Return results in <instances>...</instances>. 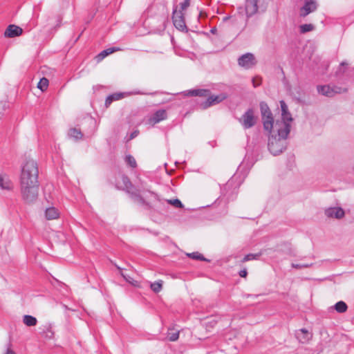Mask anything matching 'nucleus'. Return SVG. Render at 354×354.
<instances>
[{"label":"nucleus","mask_w":354,"mask_h":354,"mask_svg":"<svg viewBox=\"0 0 354 354\" xmlns=\"http://www.w3.org/2000/svg\"><path fill=\"white\" fill-rule=\"evenodd\" d=\"M281 110V120H276L273 129L268 131V149L274 155L280 154L286 148V140L290 131L291 122L293 119L288 111V106L284 101H280Z\"/></svg>","instance_id":"obj_1"},{"label":"nucleus","mask_w":354,"mask_h":354,"mask_svg":"<svg viewBox=\"0 0 354 354\" xmlns=\"http://www.w3.org/2000/svg\"><path fill=\"white\" fill-rule=\"evenodd\" d=\"M38 175V167L35 160H28L23 164L20 175L21 191L24 198L28 202L37 197Z\"/></svg>","instance_id":"obj_2"},{"label":"nucleus","mask_w":354,"mask_h":354,"mask_svg":"<svg viewBox=\"0 0 354 354\" xmlns=\"http://www.w3.org/2000/svg\"><path fill=\"white\" fill-rule=\"evenodd\" d=\"M260 110L263 128L266 131H270L274 127V124L276 122V121L274 122V120L272 113L268 104L264 102L260 103Z\"/></svg>","instance_id":"obj_3"},{"label":"nucleus","mask_w":354,"mask_h":354,"mask_svg":"<svg viewBox=\"0 0 354 354\" xmlns=\"http://www.w3.org/2000/svg\"><path fill=\"white\" fill-rule=\"evenodd\" d=\"M116 185L119 189H126L135 200L138 201H142L140 198L139 191L133 187L129 179L127 176H122L120 180H118Z\"/></svg>","instance_id":"obj_4"},{"label":"nucleus","mask_w":354,"mask_h":354,"mask_svg":"<svg viewBox=\"0 0 354 354\" xmlns=\"http://www.w3.org/2000/svg\"><path fill=\"white\" fill-rule=\"evenodd\" d=\"M257 118L254 115V111L249 109L240 119V122L245 129H250L255 125Z\"/></svg>","instance_id":"obj_5"},{"label":"nucleus","mask_w":354,"mask_h":354,"mask_svg":"<svg viewBox=\"0 0 354 354\" xmlns=\"http://www.w3.org/2000/svg\"><path fill=\"white\" fill-rule=\"evenodd\" d=\"M346 91V90L345 88H342L338 86H330L329 85L317 86L318 93L326 97H333L335 94L342 93Z\"/></svg>","instance_id":"obj_6"},{"label":"nucleus","mask_w":354,"mask_h":354,"mask_svg":"<svg viewBox=\"0 0 354 354\" xmlns=\"http://www.w3.org/2000/svg\"><path fill=\"white\" fill-rule=\"evenodd\" d=\"M172 19L174 25L177 29L180 30L186 29L184 13L182 10H178L177 8H175L173 11Z\"/></svg>","instance_id":"obj_7"},{"label":"nucleus","mask_w":354,"mask_h":354,"mask_svg":"<svg viewBox=\"0 0 354 354\" xmlns=\"http://www.w3.org/2000/svg\"><path fill=\"white\" fill-rule=\"evenodd\" d=\"M317 8V3L315 0H306L304 5L300 8L299 15L301 17H304L315 11Z\"/></svg>","instance_id":"obj_8"},{"label":"nucleus","mask_w":354,"mask_h":354,"mask_svg":"<svg viewBox=\"0 0 354 354\" xmlns=\"http://www.w3.org/2000/svg\"><path fill=\"white\" fill-rule=\"evenodd\" d=\"M238 62L241 66L245 67L246 68H251L256 64L254 57L251 53H246L242 55L239 59Z\"/></svg>","instance_id":"obj_9"},{"label":"nucleus","mask_w":354,"mask_h":354,"mask_svg":"<svg viewBox=\"0 0 354 354\" xmlns=\"http://www.w3.org/2000/svg\"><path fill=\"white\" fill-rule=\"evenodd\" d=\"M325 214L328 218H342L344 216V211L341 207H329L325 211Z\"/></svg>","instance_id":"obj_10"},{"label":"nucleus","mask_w":354,"mask_h":354,"mask_svg":"<svg viewBox=\"0 0 354 354\" xmlns=\"http://www.w3.org/2000/svg\"><path fill=\"white\" fill-rule=\"evenodd\" d=\"M167 118V113L165 110H158L154 113L148 120V123L154 125L156 123Z\"/></svg>","instance_id":"obj_11"},{"label":"nucleus","mask_w":354,"mask_h":354,"mask_svg":"<svg viewBox=\"0 0 354 354\" xmlns=\"http://www.w3.org/2000/svg\"><path fill=\"white\" fill-rule=\"evenodd\" d=\"M296 337L299 342L306 344L312 339L313 335L308 330L301 328L296 332Z\"/></svg>","instance_id":"obj_12"},{"label":"nucleus","mask_w":354,"mask_h":354,"mask_svg":"<svg viewBox=\"0 0 354 354\" xmlns=\"http://www.w3.org/2000/svg\"><path fill=\"white\" fill-rule=\"evenodd\" d=\"M22 32L23 30L21 28L15 25H10L6 28L4 35L6 37L12 38L21 35Z\"/></svg>","instance_id":"obj_13"},{"label":"nucleus","mask_w":354,"mask_h":354,"mask_svg":"<svg viewBox=\"0 0 354 354\" xmlns=\"http://www.w3.org/2000/svg\"><path fill=\"white\" fill-rule=\"evenodd\" d=\"M258 1L259 0H246L245 12L248 17L252 16L257 12Z\"/></svg>","instance_id":"obj_14"},{"label":"nucleus","mask_w":354,"mask_h":354,"mask_svg":"<svg viewBox=\"0 0 354 354\" xmlns=\"http://www.w3.org/2000/svg\"><path fill=\"white\" fill-rule=\"evenodd\" d=\"M226 97H227V95L224 93H221L218 95L209 96L208 97L207 100L206 101V102L205 103L204 107L206 108V107L210 106L212 105L218 104L219 102L224 100Z\"/></svg>","instance_id":"obj_15"},{"label":"nucleus","mask_w":354,"mask_h":354,"mask_svg":"<svg viewBox=\"0 0 354 354\" xmlns=\"http://www.w3.org/2000/svg\"><path fill=\"white\" fill-rule=\"evenodd\" d=\"M0 187L6 190H10L13 187L12 181L6 174H0Z\"/></svg>","instance_id":"obj_16"},{"label":"nucleus","mask_w":354,"mask_h":354,"mask_svg":"<svg viewBox=\"0 0 354 354\" xmlns=\"http://www.w3.org/2000/svg\"><path fill=\"white\" fill-rule=\"evenodd\" d=\"M45 216L48 220L57 219L59 216V212L55 207H50L46 209Z\"/></svg>","instance_id":"obj_17"},{"label":"nucleus","mask_w":354,"mask_h":354,"mask_svg":"<svg viewBox=\"0 0 354 354\" xmlns=\"http://www.w3.org/2000/svg\"><path fill=\"white\" fill-rule=\"evenodd\" d=\"M127 93H116L113 95L109 96L105 102V104L106 106H109L113 101L119 100L123 98L124 96H127Z\"/></svg>","instance_id":"obj_18"},{"label":"nucleus","mask_w":354,"mask_h":354,"mask_svg":"<svg viewBox=\"0 0 354 354\" xmlns=\"http://www.w3.org/2000/svg\"><path fill=\"white\" fill-rule=\"evenodd\" d=\"M209 91L206 89H193L187 91L188 95L192 96H207Z\"/></svg>","instance_id":"obj_19"},{"label":"nucleus","mask_w":354,"mask_h":354,"mask_svg":"<svg viewBox=\"0 0 354 354\" xmlns=\"http://www.w3.org/2000/svg\"><path fill=\"white\" fill-rule=\"evenodd\" d=\"M23 322L25 325L28 326H33L37 324V319L31 315H25L23 318Z\"/></svg>","instance_id":"obj_20"},{"label":"nucleus","mask_w":354,"mask_h":354,"mask_svg":"<svg viewBox=\"0 0 354 354\" xmlns=\"http://www.w3.org/2000/svg\"><path fill=\"white\" fill-rule=\"evenodd\" d=\"M118 50H119V48H116L115 47L107 48L106 50H102L98 55L97 57L100 60H101V59H104V57H106L107 55H109L115 51H118Z\"/></svg>","instance_id":"obj_21"},{"label":"nucleus","mask_w":354,"mask_h":354,"mask_svg":"<svg viewBox=\"0 0 354 354\" xmlns=\"http://www.w3.org/2000/svg\"><path fill=\"white\" fill-rule=\"evenodd\" d=\"M334 308L337 312L342 313L346 311L347 305L345 302L340 301L336 303V304L334 306Z\"/></svg>","instance_id":"obj_22"},{"label":"nucleus","mask_w":354,"mask_h":354,"mask_svg":"<svg viewBox=\"0 0 354 354\" xmlns=\"http://www.w3.org/2000/svg\"><path fill=\"white\" fill-rule=\"evenodd\" d=\"M163 281L162 280H159L151 283V288L154 292H159L162 288Z\"/></svg>","instance_id":"obj_23"},{"label":"nucleus","mask_w":354,"mask_h":354,"mask_svg":"<svg viewBox=\"0 0 354 354\" xmlns=\"http://www.w3.org/2000/svg\"><path fill=\"white\" fill-rule=\"evenodd\" d=\"M48 80L46 77H43L40 80L37 84V87L41 91H44L48 86Z\"/></svg>","instance_id":"obj_24"},{"label":"nucleus","mask_w":354,"mask_h":354,"mask_svg":"<svg viewBox=\"0 0 354 354\" xmlns=\"http://www.w3.org/2000/svg\"><path fill=\"white\" fill-rule=\"evenodd\" d=\"M68 135L76 140L80 139L82 137L81 131L77 129H71L68 132Z\"/></svg>","instance_id":"obj_25"},{"label":"nucleus","mask_w":354,"mask_h":354,"mask_svg":"<svg viewBox=\"0 0 354 354\" xmlns=\"http://www.w3.org/2000/svg\"><path fill=\"white\" fill-rule=\"evenodd\" d=\"M167 337L170 341H172V342L176 341L179 337V332L175 331L174 330H170L168 332Z\"/></svg>","instance_id":"obj_26"},{"label":"nucleus","mask_w":354,"mask_h":354,"mask_svg":"<svg viewBox=\"0 0 354 354\" xmlns=\"http://www.w3.org/2000/svg\"><path fill=\"white\" fill-rule=\"evenodd\" d=\"M125 161L131 167L134 168L136 167V161L133 156H131L130 155L127 156L126 158H125Z\"/></svg>","instance_id":"obj_27"},{"label":"nucleus","mask_w":354,"mask_h":354,"mask_svg":"<svg viewBox=\"0 0 354 354\" xmlns=\"http://www.w3.org/2000/svg\"><path fill=\"white\" fill-rule=\"evenodd\" d=\"M187 256L193 259L206 261V259L199 252L189 253V254H187Z\"/></svg>","instance_id":"obj_28"},{"label":"nucleus","mask_w":354,"mask_h":354,"mask_svg":"<svg viewBox=\"0 0 354 354\" xmlns=\"http://www.w3.org/2000/svg\"><path fill=\"white\" fill-rule=\"evenodd\" d=\"M313 28H314V26L312 24H304L300 26V31L302 33H305V32L313 30Z\"/></svg>","instance_id":"obj_29"},{"label":"nucleus","mask_w":354,"mask_h":354,"mask_svg":"<svg viewBox=\"0 0 354 354\" xmlns=\"http://www.w3.org/2000/svg\"><path fill=\"white\" fill-rule=\"evenodd\" d=\"M259 257V254H248L244 257L241 262L244 263L250 260L256 259Z\"/></svg>","instance_id":"obj_30"},{"label":"nucleus","mask_w":354,"mask_h":354,"mask_svg":"<svg viewBox=\"0 0 354 354\" xmlns=\"http://www.w3.org/2000/svg\"><path fill=\"white\" fill-rule=\"evenodd\" d=\"M168 203L176 207H182L183 204L178 199H173L168 201Z\"/></svg>","instance_id":"obj_31"},{"label":"nucleus","mask_w":354,"mask_h":354,"mask_svg":"<svg viewBox=\"0 0 354 354\" xmlns=\"http://www.w3.org/2000/svg\"><path fill=\"white\" fill-rule=\"evenodd\" d=\"M123 277L125 279V280L129 282V283L132 284L134 286H138L139 283L137 281L134 280L130 277L125 276L122 274Z\"/></svg>","instance_id":"obj_32"},{"label":"nucleus","mask_w":354,"mask_h":354,"mask_svg":"<svg viewBox=\"0 0 354 354\" xmlns=\"http://www.w3.org/2000/svg\"><path fill=\"white\" fill-rule=\"evenodd\" d=\"M190 4V0H185L184 2L181 3L180 4V10L183 12L184 10H185Z\"/></svg>","instance_id":"obj_33"},{"label":"nucleus","mask_w":354,"mask_h":354,"mask_svg":"<svg viewBox=\"0 0 354 354\" xmlns=\"http://www.w3.org/2000/svg\"><path fill=\"white\" fill-rule=\"evenodd\" d=\"M261 84V78L259 77H254L252 79V84L254 87H257Z\"/></svg>","instance_id":"obj_34"},{"label":"nucleus","mask_w":354,"mask_h":354,"mask_svg":"<svg viewBox=\"0 0 354 354\" xmlns=\"http://www.w3.org/2000/svg\"><path fill=\"white\" fill-rule=\"evenodd\" d=\"M310 265L308 264H298V263H292V267L295 268H308Z\"/></svg>","instance_id":"obj_35"},{"label":"nucleus","mask_w":354,"mask_h":354,"mask_svg":"<svg viewBox=\"0 0 354 354\" xmlns=\"http://www.w3.org/2000/svg\"><path fill=\"white\" fill-rule=\"evenodd\" d=\"M3 354H16V353L12 349L10 345H8L6 352Z\"/></svg>","instance_id":"obj_36"},{"label":"nucleus","mask_w":354,"mask_h":354,"mask_svg":"<svg viewBox=\"0 0 354 354\" xmlns=\"http://www.w3.org/2000/svg\"><path fill=\"white\" fill-rule=\"evenodd\" d=\"M248 272L245 269H243L239 272V276L241 277H246Z\"/></svg>","instance_id":"obj_37"},{"label":"nucleus","mask_w":354,"mask_h":354,"mask_svg":"<svg viewBox=\"0 0 354 354\" xmlns=\"http://www.w3.org/2000/svg\"><path fill=\"white\" fill-rule=\"evenodd\" d=\"M138 133V131H134L133 133H132L131 134V136H130L131 139H133V138H134L136 136H137Z\"/></svg>","instance_id":"obj_38"},{"label":"nucleus","mask_w":354,"mask_h":354,"mask_svg":"<svg viewBox=\"0 0 354 354\" xmlns=\"http://www.w3.org/2000/svg\"><path fill=\"white\" fill-rule=\"evenodd\" d=\"M214 31H215V29H212V32H213V33H214Z\"/></svg>","instance_id":"obj_39"}]
</instances>
